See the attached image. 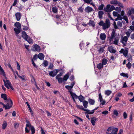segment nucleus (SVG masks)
<instances>
[{"mask_svg": "<svg viewBox=\"0 0 134 134\" xmlns=\"http://www.w3.org/2000/svg\"><path fill=\"white\" fill-rule=\"evenodd\" d=\"M22 37L26 41H27L30 44H32L33 43V41L25 31H23L22 32Z\"/></svg>", "mask_w": 134, "mask_h": 134, "instance_id": "obj_1", "label": "nucleus"}, {"mask_svg": "<svg viewBox=\"0 0 134 134\" xmlns=\"http://www.w3.org/2000/svg\"><path fill=\"white\" fill-rule=\"evenodd\" d=\"M59 71L58 70L54 69L51 71L49 72V74L51 76L53 77L56 75Z\"/></svg>", "mask_w": 134, "mask_h": 134, "instance_id": "obj_2", "label": "nucleus"}, {"mask_svg": "<svg viewBox=\"0 0 134 134\" xmlns=\"http://www.w3.org/2000/svg\"><path fill=\"white\" fill-rule=\"evenodd\" d=\"M127 10H129L127 12V15L128 16H130L131 14H134V8H128Z\"/></svg>", "mask_w": 134, "mask_h": 134, "instance_id": "obj_3", "label": "nucleus"}, {"mask_svg": "<svg viewBox=\"0 0 134 134\" xmlns=\"http://www.w3.org/2000/svg\"><path fill=\"white\" fill-rule=\"evenodd\" d=\"M41 50L40 46L37 44H35L34 45L32 48V50L34 51L39 52Z\"/></svg>", "mask_w": 134, "mask_h": 134, "instance_id": "obj_4", "label": "nucleus"}, {"mask_svg": "<svg viewBox=\"0 0 134 134\" xmlns=\"http://www.w3.org/2000/svg\"><path fill=\"white\" fill-rule=\"evenodd\" d=\"M9 100L10 102V105H6L5 104V105H4L3 107V108H4L5 109H9L12 106V105H13V102L10 99H9Z\"/></svg>", "mask_w": 134, "mask_h": 134, "instance_id": "obj_5", "label": "nucleus"}, {"mask_svg": "<svg viewBox=\"0 0 134 134\" xmlns=\"http://www.w3.org/2000/svg\"><path fill=\"white\" fill-rule=\"evenodd\" d=\"M116 34L115 33V31L114 30L112 31L111 34V36L109 39V40L110 41H111L113 38H115V35Z\"/></svg>", "mask_w": 134, "mask_h": 134, "instance_id": "obj_6", "label": "nucleus"}, {"mask_svg": "<svg viewBox=\"0 0 134 134\" xmlns=\"http://www.w3.org/2000/svg\"><path fill=\"white\" fill-rule=\"evenodd\" d=\"M76 106L78 108L84 111H87V113L88 112H89V110H88V109H85L83 108V106L82 105H76Z\"/></svg>", "mask_w": 134, "mask_h": 134, "instance_id": "obj_7", "label": "nucleus"}, {"mask_svg": "<svg viewBox=\"0 0 134 134\" xmlns=\"http://www.w3.org/2000/svg\"><path fill=\"white\" fill-rule=\"evenodd\" d=\"M99 96L100 101L101 102V104L102 105H104L105 103V101L104 100H103L101 93H99Z\"/></svg>", "mask_w": 134, "mask_h": 134, "instance_id": "obj_8", "label": "nucleus"}, {"mask_svg": "<svg viewBox=\"0 0 134 134\" xmlns=\"http://www.w3.org/2000/svg\"><path fill=\"white\" fill-rule=\"evenodd\" d=\"M98 120V119L97 118L93 117L91 118V122L93 126H94L95 125V121Z\"/></svg>", "mask_w": 134, "mask_h": 134, "instance_id": "obj_9", "label": "nucleus"}, {"mask_svg": "<svg viewBox=\"0 0 134 134\" xmlns=\"http://www.w3.org/2000/svg\"><path fill=\"white\" fill-rule=\"evenodd\" d=\"M108 50L110 52L112 53H115L116 52V50L114 49L112 46L108 47Z\"/></svg>", "mask_w": 134, "mask_h": 134, "instance_id": "obj_10", "label": "nucleus"}, {"mask_svg": "<svg viewBox=\"0 0 134 134\" xmlns=\"http://www.w3.org/2000/svg\"><path fill=\"white\" fill-rule=\"evenodd\" d=\"M15 15L16 20L18 21H19L21 16V13L19 12L16 13L15 14Z\"/></svg>", "mask_w": 134, "mask_h": 134, "instance_id": "obj_11", "label": "nucleus"}, {"mask_svg": "<svg viewBox=\"0 0 134 134\" xmlns=\"http://www.w3.org/2000/svg\"><path fill=\"white\" fill-rule=\"evenodd\" d=\"M118 130L117 128H114L111 131V132L110 133L107 132V134H117V132L118 131Z\"/></svg>", "mask_w": 134, "mask_h": 134, "instance_id": "obj_12", "label": "nucleus"}, {"mask_svg": "<svg viewBox=\"0 0 134 134\" xmlns=\"http://www.w3.org/2000/svg\"><path fill=\"white\" fill-rule=\"evenodd\" d=\"M0 74L3 76L6 79H7L5 76V74L3 69L0 65Z\"/></svg>", "mask_w": 134, "mask_h": 134, "instance_id": "obj_13", "label": "nucleus"}, {"mask_svg": "<svg viewBox=\"0 0 134 134\" xmlns=\"http://www.w3.org/2000/svg\"><path fill=\"white\" fill-rule=\"evenodd\" d=\"M37 56V57L40 60H43L44 59V55L42 53H39Z\"/></svg>", "mask_w": 134, "mask_h": 134, "instance_id": "obj_14", "label": "nucleus"}, {"mask_svg": "<svg viewBox=\"0 0 134 134\" xmlns=\"http://www.w3.org/2000/svg\"><path fill=\"white\" fill-rule=\"evenodd\" d=\"M93 10V9L89 6H87L85 8V10L86 12L89 13L91 12Z\"/></svg>", "mask_w": 134, "mask_h": 134, "instance_id": "obj_15", "label": "nucleus"}, {"mask_svg": "<svg viewBox=\"0 0 134 134\" xmlns=\"http://www.w3.org/2000/svg\"><path fill=\"white\" fill-rule=\"evenodd\" d=\"M21 29L16 28H14V30L15 32V34L16 36L20 32L21 30L20 29Z\"/></svg>", "mask_w": 134, "mask_h": 134, "instance_id": "obj_16", "label": "nucleus"}, {"mask_svg": "<svg viewBox=\"0 0 134 134\" xmlns=\"http://www.w3.org/2000/svg\"><path fill=\"white\" fill-rule=\"evenodd\" d=\"M106 37V35L105 33H101L100 35V37L102 40H105Z\"/></svg>", "mask_w": 134, "mask_h": 134, "instance_id": "obj_17", "label": "nucleus"}, {"mask_svg": "<svg viewBox=\"0 0 134 134\" xmlns=\"http://www.w3.org/2000/svg\"><path fill=\"white\" fill-rule=\"evenodd\" d=\"M104 14V12L102 10H100L98 12V16L100 19L102 18V15Z\"/></svg>", "mask_w": 134, "mask_h": 134, "instance_id": "obj_18", "label": "nucleus"}, {"mask_svg": "<svg viewBox=\"0 0 134 134\" xmlns=\"http://www.w3.org/2000/svg\"><path fill=\"white\" fill-rule=\"evenodd\" d=\"M1 97L2 98L5 100H7L8 102H9V100L7 99V95L5 94H2L1 95Z\"/></svg>", "mask_w": 134, "mask_h": 134, "instance_id": "obj_19", "label": "nucleus"}, {"mask_svg": "<svg viewBox=\"0 0 134 134\" xmlns=\"http://www.w3.org/2000/svg\"><path fill=\"white\" fill-rule=\"evenodd\" d=\"M90 26H92L93 27H94L95 25V23L92 20H90L89 22L87 24Z\"/></svg>", "mask_w": 134, "mask_h": 134, "instance_id": "obj_20", "label": "nucleus"}, {"mask_svg": "<svg viewBox=\"0 0 134 134\" xmlns=\"http://www.w3.org/2000/svg\"><path fill=\"white\" fill-rule=\"evenodd\" d=\"M15 26L17 28L19 29H21V25L18 22H16L14 24Z\"/></svg>", "mask_w": 134, "mask_h": 134, "instance_id": "obj_21", "label": "nucleus"}, {"mask_svg": "<svg viewBox=\"0 0 134 134\" xmlns=\"http://www.w3.org/2000/svg\"><path fill=\"white\" fill-rule=\"evenodd\" d=\"M70 94L72 98H78V96H77L76 95L75 93H73L72 92H70Z\"/></svg>", "mask_w": 134, "mask_h": 134, "instance_id": "obj_22", "label": "nucleus"}, {"mask_svg": "<svg viewBox=\"0 0 134 134\" xmlns=\"http://www.w3.org/2000/svg\"><path fill=\"white\" fill-rule=\"evenodd\" d=\"M65 88L69 90V92L70 93V92H72V87L69 85H66L65 86Z\"/></svg>", "mask_w": 134, "mask_h": 134, "instance_id": "obj_23", "label": "nucleus"}, {"mask_svg": "<svg viewBox=\"0 0 134 134\" xmlns=\"http://www.w3.org/2000/svg\"><path fill=\"white\" fill-rule=\"evenodd\" d=\"M114 44L115 45H118V43L119 40V38L118 37L117 38L116 37L114 38Z\"/></svg>", "mask_w": 134, "mask_h": 134, "instance_id": "obj_24", "label": "nucleus"}, {"mask_svg": "<svg viewBox=\"0 0 134 134\" xmlns=\"http://www.w3.org/2000/svg\"><path fill=\"white\" fill-rule=\"evenodd\" d=\"M78 98L81 102H83L85 99V98L81 95H80V96H78Z\"/></svg>", "mask_w": 134, "mask_h": 134, "instance_id": "obj_25", "label": "nucleus"}, {"mask_svg": "<svg viewBox=\"0 0 134 134\" xmlns=\"http://www.w3.org/2000/svg\"><path fill=\"white\" fill-rule=\"evenodd\" d=\"M88 101L89 104L92 105H93L95 102V101L94 100L90 98L88 99Z\"/></svg>", "mask_w": 134, "mask_h": 134, "instance_id": "obj_26", "label": "nucleus"}, {"mask_svg": "<svg viewBox=\"0 0 134 134\" xmlns=\"http://www.w3.org/2000/svg\"><path fill=\"white\" fill-rule=\"evenodd\" d=\"M103 64H102V63H99V64L97 65V67L98 69H100L103 67Z\"/></svg>", "mask_w": 134, "mask_h": 134, "instance_id": "obj_27", "label": "nucleus"}, {"mask_svg": "<svg viewBox=\"0 0 134 134\" xmlns=\"http://www.w3.org/2000/svg\"><path fill=\"white\" fill-rule=\"evenodd\" d=\"M110 25L104 23V25L103 27V28L104 30L106 29L109 28L110 27Z\"/></svg>", "mask_w": 134, "mask_h": 134, "instance_id": "obj_28", "label": "nucleus"}, {"mask_svg": "<svg viewBox=\"0 0 134 134\" xmlns=\"http://www.w3.org/2000/svg\"><path fill=\"white\" fill-rule=\"evenodd\" d=\"M69 75L68 74H67L65 75L64 76L63 79L64 81H66L69 78Z\"/></svg>", "mask_w": 134, "mask_h": 134, "instance_id": "obj_29", "label": "nucleus"}, {"mask_svg": "<svg viewBox=\"0 0 134 134\" xmlns=\"http://www.w3.org/2000/svg\"><path fill=\"white\" fill-rule=\"evenodd\" d=\"M56 79L58 80V82L59 83H61L63 82H64L63 79L62 77L57 78Z\"/></svg>", "mask_w": 134, "mask_h": 134, "instance_id": "obj_30", "label": "nucleus"}, {"mask_svg": "<svg viewBox=\"0 0 134 134\" xmlns=\"http://www.w3.org/2000/svg\"><path fill=\"white\" fill-rule=\"evenodd\" d=\"M110 3L111 4H117L118 3V2L117 0H112L110 1Z\"/></svg>", "mask_w": 134, "mask_h": 134, "instance_id": "obj_31", "label": "nucleus"}, {"mask_svg": "<svg viewBox=\"0 0 134 134\" xmlns=\"http://www.w3.org/2000/svg\"><path fill=\"white\" fill-rule=\"evenodd\" d=\"M83 103V105L85 108H86L88 107V102L86 100H84Z\"/></svg>", "mask_w": 134, "mask_h": 134, "instance_id": "obj_32", "label": "nucleus"}, {"mask_svg": "<svg viewBox=\"0 0 134 134\" xmlns=\"http://www.w3.org/2000/svg\"><path fill=\"white\" fill-rule=\"evenodd\" d=\"M26 104L28 107V108L30 110V111L31 112V114L32 115H33V111H32V109L31 108V107H30V105H29L28 102H26Z\"/></svg>", "mask_w": 134, "mask_h": 134, "instance_id": "obj_33", "label": "nucleus"}, {"mask_svg": "<svg viewBox=\"0 0 134 134\" xmlns=\"http://www.w3.org/2000/svg\"><path fill=\"white\" fill-rule=\"evenodd\" d=\"M98 107H97L96 108H95L93 110H92V111H91L90 110H89V112H87V114H93L94 113V111L97 110L98 109Z\"/></svg>", "mask_w": 134, "mask_h": 134, "instance_id": "obj_34", "label": "nucleus"}, {"mask_svg": "<svg viewBox=\"0 0 134 134\" xmlns=\"http://www.w3.org/2000/svg\"><path fill=\"white\" fill-rule=\"evenodd\" d=\"M120 75L123 77H126L128 78L129 77V75L128 74H125L123 72H122L120 74Z\"/></svg>", "mask_w": 134, "mask_h": 134, "instance_id": "obj_35", "label": "nucleus"}, {"mask_svg": "<svg viewBox=\"0 0 134 134\" xmlns=\"http://www.w3.org/2000/svg\"><path fill=\"white\" fill-rule=\"evenodd\" d=\"M107 60L106 59L104 58L102 60V64L103 65H105L107 64Z\"/></svg>", "mask_w": 134, "mask_h": 134, "instance_id": "obj_36", "label": "nucleus"}, {"mask_svg": "<svg viewBox=\"0 0 134 134\" xmlns=\"http://www.w3.org/2000/svg\"><path fill=\"white\" fill-rule=\"evenodd\" d=\"M128 52V51L127 50L125 49L123 53V55L124 56L126 57L127 55Z\"/></svg>", "mask_w": 134, "mask_h": 134, "instance_id": "obj_37", "label": "nucleus"}, {"mask_svg": "<svg viewBox=\"0 0 134 134\" xmlns=\"http://www.w3.org/2000/svg\"><path fill=\"white\" fill-rule=\"evenodd\" d=\"M104 48V47H100L98 51L100 53H102L103 52Z\"/></svg>", "mask_w": 134, "mask_h": 134, "instance_id": "obj_38", "label": "nucleus"}, {"mask_svg": "<svg viewBox=\"0 0 134 134\" xmlns=\"http://www.w3.org/2000/svg\"><path fill=\"white\" fill-rule=\"evenodd\" d=\"M7 126V123L5 122L2 125V128L3 129H4Z\"/></svg>", "mask_w": 134, "mask_h": 134, "instance_id": "obj_39", "label": "nucleus"}, {"mask_svg": "<svg viewBox=\"0 0 134 134\" xmlns=\"http://www.w3.org/2000/svg\"><path fill=\"white\" fill-rule=\"evenodd\" d=\"M127 59L129 61H130L132 60V57L130 54H129L127 55Z\"/></svg>", "mask_w": 134, "mask_h": 134, "instance_id": "obj_40", "label": "nucleus"}, {"mask_svg": "<svg viewBox=\"0 0 134 134\" xmlns=\"http://www.w3.org/2000/svg\"><path fill=\"white\" fill-rule=\"evenodd\" d=\"M53 12L55 13H57L58 11V10L56 7H53L52 8Z\"/></svg>", "mask_w": 134, "mask_h": 134, "instance_id": "obj_41", "label": "nucleus"}, {"mask_svg": "<svg viewBox=\"0 0 134 134\" xmlns=\"http://www.w3.org/2000/svg\"><path fill=\"white\" fill-rule=\"evenodd\" d=\"M30 129L32 132L31 134H34L35 132V130L34 127L33 126L31 127Z\"/></svg>", "mask_w": 134, "mask_h": 134, "instance_id": "obj_42", "label": "nucleus"}, {"mask_svg": "<svg viewBox=\"0 0 134 134\" xmlns=\"http://www.w3.org/2000/svg\"><path fill=\"white\" fill-rule=\"evenodd\" d=\"M111 93V91L110 90H108L105 91V94L108 96H109Z\"/></svg>", "mask_w": 134, "mask_h": 134, "instance_id": "obj_43", "label": "nucleus"}, {"mask_svg": "<svg viewBox=\"0 0 134 134\" xmlns=\"http://www.w3.org/2000/svg\"><path fill=\"white\" fill-rule=\"evenodd\" d=\"M115 9V8L114 5H112L109 10V12H111V11L114 10Z\"/></svg>", "mask_w": 134, "mask_h": 134, "instance_id": "obj_44", "label": "nucleus"}, {"mask_svg": "<svg viewBox=\"0 0 134 134\" xmlns=\"http://www.w3.org/2000/svg\"><path fill=\"white\" fill-rule=\"evenodd\" d=\"M113 113L114 115H115L116 116H118L119 114V113L116 110H114Z\"/></svg>", "mask_w": 134, "mask_h": 134, "instance_id": "obj_45", "label": "nucleus"}, {"mask_svg": "<svg viewBox=\"0 0 134 134\" xmlns=\"http://www.w3.org/2000/svg\"><path fill=\"white\" fill-rule=\"evenodd\" d=\"M123 16V19L126 21V23H128V20L127 16Z\"/></svg>", "mask_w": 134, "mask_h": 134, "instance_id": "obj_46", "label": "nucleus"}, {"mask_svg": "<svg viewBox=\"0 0 134 134\" xmlns=\"http://www.w3.org/2000/svg\"><path fill=\"white\" fill-rule=\"evenodd\" d=\"M128 37L127 36H124L123 38V39L121 40L124 41L125 42H127V41Z\"/></svg>", "mask_w": 134, "mask_h": 134, "instance_id": "obj_47", "label": "nucleus"}, {"mask_svg": "<svg viewBox=\"0 0 134 134\" xmlns=\"http://www.w3.org/2000/svg\"><path fill=\"white\" fill-rule=\"evenodd\" d=\"M104 6V5L103 4H102L100 5H99L98 8V9L99 10H102L103 9Z\"/></svg>", "mask_w": 134, "mask_h": 134, "instance_id": "obj_48", "label": "nucleus"}, {"mask_svg": "<svg viewBox=\"0 0 134 134\" xmlns=\"http://www.w3.org/2000/svg\"><path fill=\"white\" fill-rule=\"evenodd\" d=\"M43 64L44 65V66L45 67H46L47 66L48 64V63L47 61L44 60V61Z\"/></svg>", "mask_w": 134, "mask_h": 134, "instance_id": "obj_49", "label": "nucleus"}, {"mask_svg": "<svg viewBox=\"0 0 134 134\" xmlns=\"http://www.w3.org/2000/svg\"><path fill=\"white\" fill-rule=\"evenodd\" d=\"M3 81L4 83L5 86L8 89H9V86L7 85V83L6 82L5 80H3Z\"/></svg>", "mask_w": 134, "mask_h": 134, "instance_id": "obj_50", "label": "nucleus"}, {"mask_svg": "<svg viewBox=\"0 0 134 134\" xmlns=\"http://www.w3.org/2000/svg\"><path fill=\"white\" fill-rule=\"evenodd\" d=\"M131 64L129 62L128 63L126 64V66L129 69H130L131 67Z\"/></svg>", "mask_w": 134, "mask_h": 134, "instance_id": "obj_51", "label": "nucleus"}, {"mask_svg": "<svg viewBox=\"0 0 134 134\" xmlns=\"http://www.w3.org/2000/svg\"><path fill=\"white\" fill-rule=\"evenodd\" d=\"M115 10L118 12H119L121 10V8L120 7H117L115 8Z\"/></svg>", "mask_w": 134, "mask_h": 134, "instance_id": "obj_52", "label": "nucleus"}, {"mask_svg": "<svg viewBox=\"0 0 134 134\" xmlns=\"http://www.w3.org/2000/svg\"><path fill=\"white\" fill-rule=\"evenodd\" d=\"M33 126H32L31 125V124L30 123H30H27L26 124V127H29V128H30L31 127H32Z\"/></svg>", "mask_w": 134, "mask_h": 134, "instance_id": "obj_53", "label": "nucleus"}, {"mask_svg": "<svg viewBox=\"0 0 134 134\" xmlns=\"http://www.w3.org/2000/svg\"><path fill=\"white\" fill-rule=\"evenodd\" d=\"M18 77L19 78L21 79H22V80H25V81L26 80V79H25V78H24V77H25V75H23L22 76H20L19 75V76Z\"/></svg>", "mask_w": 134, "mask_h": 134, "instance_id": "obj_54", "label": "nucleus"}, {"mask_svg": "<svg viewBox=\"0 0 134 134\" xmlns=\"http://www.w3.org/2000/svg\"><path fill=\"white\" fill-rule=\"evenodd\" d=\"M105 23L106 24H107L108 25H110V22L109 21V19H106L105 21Z\"/></svg>", "mask_w": 134, "mask_h": 134, "instance_id": "obj_55", "label": "nucleus"}, {"mask_svg": "<svg viewBox=\"0 0 134 134\" xmlns=\"http://www.w3.org/2000/svg\"><path fill=\"white\" fill-rule=\"evenodd\" d=\"M53 64L52 63H50L49 66V68L51 69H53Z\"/></svg>", "mask_w": 134, "mask_h": 134, "instance_id": "obj_56", "label": "nucleus"}, {"mask_svg": "<svg viewBox=\"0 0 134 134\" xmlns=\"http://www.w3.org/2000/svg\"><path fill=\"white\" fill-rule=\"evenodd\" d=\"M117 24L120 27H121L122 26V22L120 21H118V22Z\"/></svg>", "mask_w": 134, "mask_h": 134, "instance_id": "obj_57", "label": "nucleus"}, {"mask_svg": "<svg viewBox=\"0 0 134 134\" xmlns=\"http://www.w3.org/2000/svg\"><path fill=\"white\" fill-rule=\"evenodd\" d=\"M63 74V73L62 72H60L59 74H58L56 77V78H60V76H61Z\"/></svg>", "mask_w": 134, "mask_h": 134, "instance_id": "obj_58", "label": "nucleus"}, {"mask_svg": "<svg viewBox=\"0 0 134 134\" xmlns=\"http://www.w3.org/2000/svg\"><path fill=\"white\" fill-rule=\"evenodd\" d=\"M104 23L103 21L102 20H101L98 23L99 25L100 26H103L104 25Z\"/></svg>", "mask_w": 134, "mask_h": 134, "instance_id": "obj_59", "label": "nucleus"}, {"mask_svg": "<svg viewBox=\"0 0 134 134\" xmlns=\"http://www.w3.org/2000/svg\"><path fill=\"white\" fill-rule=\"evenodd\" d=\"M123 116H124V119H126L127 118V115L126 112H124L123 113Z\"/></svg>", "mask_w": 134, "mask_h": 134, "instance_id": "obj_60", "label": "nucleus"}, {"mask_svg": "<svg viewBox=\"0 0 134 134\" xmlns=\"http://www.w3.org/2000/svg\"><path fill=\"white\" fill-rule=\"evenodd\" d=\"M118 14L116 12H113V15L114 16H117Z\"/></svg>", "mask_w": 134, "mask_h": 134, "instance_id": "obj_61", "label": "nucleus"}, {"mask_svg": "<svg viewBox=\"0 0 134 134\" xmlns=\"http://www.w3.org/2000/svg\"><path fill=\"white\" fill-rule=\"evenodd\" d=\"M117 4H118V5L120 7H121L122 8H123L124 7V6L121 3L119 2H118V3Z\"/></svg>", "mask_w": 134, "mask_h": 134, "instance_id": "obj_62", "label": "nucleus"}, {"mask_svg": "<svg viewBox=\"0 0 134 134\" xmlns=\"http://www.w3.org/2000/svg\"><path fill=\"white\" fill-rule=\"evenodd\" d=\"M113 25H114V28L115 29H118V27L117 26V25H116V22L115 21H114V23H113Z\"/></svg>", "mask_w": 134, "mask_h": 134, "instance_id": "obj_63", "label": "nucleus"}, {"mask_svg": "<svg viewBox=\"0 0 134 134\" xmlns=\"http://www.w3.org/2000/svg\"><path fill=\"white\" fill-rule=\"evenodd\" d=\"M114 129L112 127H109V128H108V129H107V131H108V132H110L111 131V130H112L113 129Z\"/></svg>", "mask_w": 134, "mask_h": 134, "instance_id": "obj_64", "label": "nucleus"}]
</instances>
